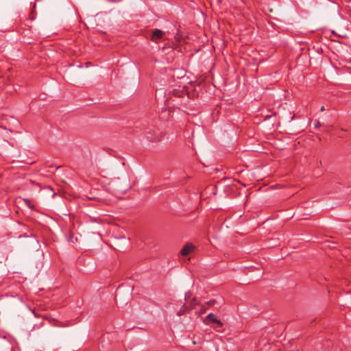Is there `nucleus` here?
I'll list each match as a JSON object with an SVG mask.
<instances>
[{"instance_id":"nucleus-4","label":"nucleus","mask_w":351,"mask_h":351,"mask_svg":"<svg viewBox=\"0 0 351 351\" xmlns=\"http://www.w3.org/2000/svg\"><path fill=\"white\" fill-rule=\"evenodd\" d=\"M23 201L25 202V204L32 210L34 209V205H32L30 202V200L28 199H23Z\"/></svg>"},{"instance_id":"nucleus-1","label":"nucleus","mask_w":351,"mask_h":351,"mask_svg":"<svg viewBox=\"0 0 351 351\" xmlns=\"http://www.w3.org/2000/svg\"><path fill=\"white\" fill-rule=\"evenodd\" d=\"M208 320H210L214 323H216L217 324V326L219 327H221L223 326V323L220 320H219L217 318V316L215 315H214L213 313L208 314L207 315V317H206V319L204 320V323L205 324H208Z\"/></svg>"},{"instance_id":"nucleus-7","label":"nucleus","mask_w":351,"mask_h":351,"mask_svg":"<svg viewBox=\"0 0 351 351\" xmlns=\"http://www.w3.org/2000/svg\"><path fill=\"white\" fill-rule=\"evenodd\" d=\"M324 110H325V109H324V106H322V108H321V111H324Z\"/></svg>"},{"instance_id":"nucleus-5","label":"nucleus","mask_w":351,"mask_h":351,"mask_svg":"<svg viewBox=\"0 0 351 351\" xmlns=\"http://www.w3.org/2000/svg\"><path fill=\"white\" fill-rule=\"evenodd\" d=\"M183 313H184V311H178V315H182Z\"/></svg>"},{"instance_id":"nucleus-3","label":"nucleus","mask_w":351,"mask_h":351,"mask_svg":"<svg viewBox=\"0 0 351 351\" xmlns=\"http://www.w3.org/2000/svg\"><path fill=\"white\" fill-rule=\"evenodd\" d=\"M163 34H164V33L162 31L158 29H155L153 32V34L152 36V40L154 42H158V40L162 37Z\"/></svg>"},{"instance_id":"nucleus-2","label":"nucleus","mask_w":351,"mask_h":351,"mask_svg":"<svg viewBox=\"0 0 351 351\" xmlns=\"http://www.w3.org/2000/svg\"><path fill=\"white\" fill-rule=\"evenodd\" d=\"M195 246L190 243H186L181 250L180 254L182 256H187L193 251Z\"/></svg>"},{"instance_id":"nucleus-6","label":"nucleus","mask_w":351,"mask_h":351,"mask_svg":"<svg viewBox=\"0 0 351 351\" xmlns=\"http://www.w3.org/2000/svg\"><path fill=\"white\" fill-rule=\"evenodd\" d=\"M315 127L319 126V121H316V122L315 123Z\"/></svg>"}]
</instances>
